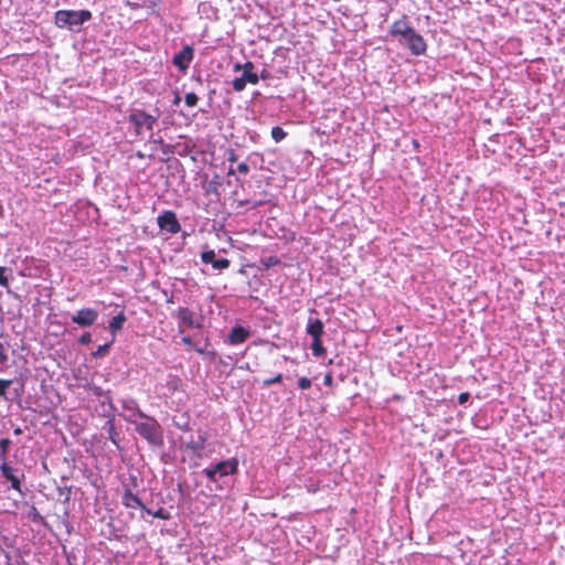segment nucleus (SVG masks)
<instances>
[{
	"instance_id": "nucleus-12",
	"label": "nucleus",
	"mask_w": 565,
	"mask_h": 565,
	"mask_svg": "<svg viewBox=\"0 0 565 565\" xmlns=\"http://www.w3.org/2000/svg\"><path fill=\"white\" fill-rule=\"evenodd\" d=\"M0 471L2 477L10 482L11 488L21 492V478L17 476V470L10 466L7 460H2V462H0Z\"/></svg>"
},
{
	"instance_id": "nucleus-43",
	"label": "nucleus",
	"mask_w": 565,
	"mask_h": 565,
	"mask_svg": "<svg viewBox=\"0 0 565 565\" xmlns=\"http://www.w3.org/2000/svg\"><path fill=\"white\" fill-rule=\"evenodd\" d=\"M258 76L259 78L266 79L269 77V73L267 70H263Z\"/></svg>"
},
{
	"instance_id": "nucleus-18",
	"label": "nucleus",
	"mask_w": 565,
	"mask_h": 565,
	"mask_svg": "<svg viewBox=\"0 0 565 565\" xmlns=\"http://www.w3.org/2000/svg\"><path fill=\"white\" fill-rule=\"evenodd\" d=\"M178 318L182 323L186 324L190 328L199 327V324L194 323V313L189 308H179Z\"/></svg>"
},
{
	"instance_id": "nucleus-29",
	"label": "nucleus",
	"mask_w": 565,
	"mask_h": 565,
	"mask_svg": "<svg viewBox=\"0 0 565 565\" xmlns=\"http://www.w3.org/2000/svg\"><path fill=\"white\" fill-rule=\"evenodd\" d=\"M12 380L0 379V397L8 399L7 390L11 386Z\"/></svg>"
},
{
	"instance_id": "nucleus-4",
	"label": "nucleus",
	"mask_w": 565,
	"mask_h": 565,
	"mask_svg": "<svg viewBox=\"0 0 565 565\" xmlns=\"http://www.w3.org/2000/svg\"><path fill=\"white\" fill-rule=\"evenodd\" d=\"M89 10H58L54 14V23L60 29H67L72 32L81 30L82 25L92 19Z\"/></svg>"
},
{
	"instance_id": "nucleus-20",
	"label": "nucleus",
	"mask_w": 565,
	"mask_h": 565,
	"mask_svg": "<svg viewBox=\"0 0 565 565\" xmlns=\"http://www.w3.org/2000/svg\"><path fill=\"white\" fill-rule=\"evenodd\" d=\"M182 386V380L175 374H168L166 380V387L169 392L174 393Z\"/></svg>"
},
{
	"instance_id": "nucleus-31",
	"label": "nucleus",
	"mask_w": 565,
	"mask_h": 565,
	"mask_svg": "<svg viewBox=\"0 0 565 565\" xmlns=\"http://www.w3.org/2000/svg\"><path fill=\"white\" fill-rule=\"evenodd\" d=\"M152 516L160 520H169L170 513L163 508H159L157 511L152 513Z\"/></svg>"
},
{
	"instance_id": "nucleus-14",
	"label": "nucleus",
	"mask_w": 565,
	"mask_h": 565,
	"mask_svg": "<svg viewBox=\"0 0 565 565\" xmlns=\"http://www.w3.org/2000/svg\"><path fill=\"white\" fill-rule=\"evenodd\" d=\"M306 331L307 333L312 338V339H316V338H321L322 334L324 333V324L323 322L316 318H309L308 319V322H307V327H306Z\"/></svg>"
},
{
	"instance_id": "nucleus-50",
	"label": "nucleus",
	"mask_w": 565,
	"mask_h": 565,
	"mask_svg": "<svg viewBox=\"0 0 565 565\" xmlns=\"http://www.w3.org/2000/svg\"><path fill=\"white\" fill-rule=\"evenodd\" d=\"M248 203H249V201H243V202H239V205L243 206V205L248 204Z\"/></svg>"
},
{
	"instance_id": "nucleus-35",
	"label": "nucleus",
	"mask_w": 565,
	"mask_h": 565,
	"mask_svg": "<svg viewBox=\"0 0 565 565\" xmlns=\"http://www.w3.org/2000/svg\"><path fill=\"white\" fill-rule=\"evenodd\" d=\"M311 380L308 377H300L298 380V387L301 390H308L311 387Z\"/></svg>"
},
{
	"instance_id": "nucleus-3",
	"label": "nucleus",
	"mask_w": 565,
	"mask_h": 565,
	"mask_svg": "<svg viewBox=\"0 0 565 565\" xmlns=\"http://www.w3.org/2000/svg\"><path fill=\"white\" fill-rule=\"evenodd\" d=\"M134 426L136 433L151 447L159 448L163 446V429L154 417L147 415V417H143Z\"/></svg>"
},
{
	"instance_id": "nucleus-45",
	"label": "nucleus",
	"mask_w": 565,
	"mask_h": 565,
	"mask_svg": "<svg viewBox=\"0 0 565 565\" xmlns=\"http://www.w3.org/2000/svg\"><path fill=\"white\" fill-rule=\"evenodd\" d=\"M149 141H150V142H161V138H159V139H158V138H154V137H153V134L151 132L150 138H149Z\"/></svg>"
},
{
	"instance_id": "nucleus-51",
	"label": "nucleus",
	"mask_w": 565,
	"mask_h": 565,
	"mask_svg": "<svg viewBox=\"0 0 565 565\" xmlns=\"http://www.w3.org/2000/svg\"><path fill=\"white\" fill-rule=\"evenodd\" d=\"M233 173H234L233 168H230V170H228V174H233Z\"/></svg>"
},
{
	"instance_id": "nucleus-5",
	"label": "nucleus",
	"mask_w": 565,
	"mask_h": 565,
	"mask_svg": "<svg viewBox=\"0 0 565 565\" xmlns=\"http://www.w3.org/2000/svg\"><path fill=\"white\" fill-rule=\"evenodd\" d=\"M128 121L134 126L136 136L141 137L143 129L153 130L158 116H152L142 109H135L129 114Z\"/></svg>"
},
{
	"instance_id": "nucleus-9",
	"label": "nucleus",
	"mask_w": 565,
	"mask_h": 565,
	"mask_svg": "<svg viewBox=\"0 0 565 565\" xmlns=\"http://www.w3.org/2000/svg\"><path fill=\"white\" fill-rule=\"evenodd\" d=\"M194 58V50L191 45H185L183 49L173 55L172 64L179 71H186Z\"/></svg>"
},
{
	"instance_id": "nucleus-32",
	"label": "nucleus",
	"mask_w": 565,
	"mask_h": 565,
	"mask_svg": "<svg viewBox=\"0 0 565 565\" xmlns=\"http://www.w3.org/2000/svg\"><path fill=\"white\" fill-rule=\"evenodd\" d=\"M234 70H235V71L243 70V72H253V70H254V64H253L252 62H249V61H248V62H246V63H245V64H243V65H242V64H239V63H237V64H235Z\"/></svg>"
},
{
	"instance_id": "nucleus-7",
	"label": "nucleus",
	"mask_w": 565,
	"mask_h": 565,
	"mask_svg": "<svg viewBox=\"0 0 565 565\" xmlns=\"http://www.w3.org/2000/svg\"><path fill=\"white\" fill-rule=\"evenodd\" d=\"M98 311L94 308L85 307L71 316V321L81 328L92 327L98 319Z\"/></svg>"
},
{
	"instance_id": "nucleus-22",
	"label": "nucleus",
	"mask_w": 565,
	"mask_h": 565,
	"mask_svg": "<svg viewBox=\"0 0 565 565\" xmlns=\"http://www.w3.org/2000/svg\"><path fill=\"white\" fill-rule=\"evenodd\" d=\"M311 351L316 358H321L326 353V348L322 344L321 338L312 339Z\"/></svg>"
},
{
	"instance_id": "nucleus-36",
	"label": "nucleus",
	"mask_w": 565,
	"mask_h": 565,
	"mask_svg": "<svg viewBox=\"0 0 565 565\" xmlns=\"http://www.w3.org/2000/svg\"><path fill=\"white\" fill-rule=\"evenodd\" d=\"M90 342H92V334H90V332H84L78 338V343L82 344V345H88Z\"/></svg>"
},
{
	"instance_id": "nucleus-34",
	"label": "nucleus",
	"mask_w": 565,
	"mask_h": 565,
	"mask_svg": "<svg viewBox=\"0 0 565 565\" xmlns=\"http://www.w3.org/2000/svg\"><path fill=\"white\" fill-rule=\"evenodd\" d=\"M92 392H93V394H94L95 396L100 397V398H104V397H106L107 395H109V394H110V391H105V390H103V388H102V387H99V386H94V387L92 388Z\"/></svg>"
},
{
	"instance_id": "nucleus-25",
	"label": "nucleus",
	"mask_w": 565,
	"mask_h": 565,
	"mask_svg": "<svg viewBox=\"0 0 565 565\" xmlns=\"http://www.w3.org/2000/svg\"><path fill=\"white\" fill-rule=\"evenodd\" d=\"M8 360H9V356H8L7 348L3 343L0 342V372H2L4 370V367L7 366Z\"/></svg>"
},
{
	"instance_id": "nucleus-24",
	"label": "nucleus",
	"mask_w": 565,
	"mask_h": 565,
	"mask_svg": "<svg viewBox=\"0 0 565 565\" xmlns=\"http://www.w3.org/2000/svg\"><path fill=\"white\" fill-rule=\"evenodd\" d=\"M10 445L11 440L9 438L0 439V462H2V460H7V454L9 451Z\"/></svg>"
},
{
	"instance_id": "nucleus-19",
	"label": "nucleus",
	"mask_w": 565,
	"mask_h": 565,
	"mask_svg": "<svg viewBox=\"0 0 565 565\" xmlns=\"http://www.w3.org/2000/svg\"><path fill=\"white\" fill-rule=\"evenodd\" d=\"M104 429L107 431L108 434V439L115 445V446H119V434L116 429V426H115V418H108L105 426H104Z\"/></svg>"
},
{
	"instance_id": "nucleus-16",
	"label": "nucleus",
	"mask_w": 565,
	"mask_h": 565,
	"mask_svg": "<svg viewBox=\"0 0 565 565\" xmlns=\"http://www.w3.org/2000/svg\"><path fill=\"white\" fill-rule=\"evenodd\" d=\"M127 321V317L124 312V310L119 311L116 316L111 318L108 324V330L113 334V338L115 339L118 331H120Z\"/></svg>"
},
{
	"instance_id": "nucleus-10",
	"label": "nucleus",
	"mask_w": 565,
	"mask_h": 565,
	"mask_svg": "<svg viewBox=\"0 0 565 565\" xmlns=\"http://www.w3.org/2000/svg\"><path fill=\"white\" fill-rule=\"evenodd\" d=\"M201 260L204 264H211L215 270L222 271L230 267V260L227 258L216 257V253L213 249H206L201 253Z\"/></svg>"
},
{
	"instance_id": "nucleus-49",
	"label": "nucleus",
	"mask_w": 565,
	"mask_h": 565,
	"mask_svg": "<svg viewBox=\"0 0 565 565\" xmlns=\"http://www.w3.org/2000/svg\"><path fill=\"white\" fill-rule=\"evenodd\" d=\"M181 98L179 96H177L173 100V104L174 105H178L180 103Z\"/></svg>"
},
{
	"instance_id": "nucleus-23",
	"label": "nucleus",
	"mask_w": 565,
	"mask_h": 565,
	"mask_svg": "<svg viewBox=\"0 0 565 565\" xmlns=\"http://www.w3.org/2000/svg\"><path fill=\"white\" fill-rule=\"evenodd\" d=\"M270 135L275 142H280L286 138L287 132L280 126H275L271 128Z\"/></svg>"
},
{
	"instance_id": "nucleus-47",
	"label": "nucleus",
	"mask_w": 565,
	"mask_h": 565,
	"mask_svg": "<svg viewBox=\"0 0 565 565\" xmlns=\"http://www.w3.org/2000/svg\"><path fill=\"white\" fill-rule=\"evenodd\" d=\"M141 509H142L147 514H149V515H152V513L154 512V511H152L151 509L147 508L146 505H145V508H141Z\"/></svg>"
},
{
	"instance_id": "nucleus-6",
	"label": "nucleus",
	"mask_w": 565,
	"mask_h": 565,
	"mask_svg": "<svg viewBox=\"0 0 565 565\" xmlns=\"http://www.w3.org/2000/svg\"><path fill=\"white\" fill-rule=\"evenodd\" d=\"M119 403L125 412L122 417L129 424L135 425L137 422L143 417H147L148 415L140 409L138 402L134 397L120 398Z\"/></svg>"
},
{
	"instance_id": "nucleus-42",
	"label": "nucleus",
	"mask_w": 565,
	"mask_h": 565,
	"mask_svg": "<svg viewBox=\"0 0 565 565\" xmlns=\"http://www.w3.org/2000/svg\"><path fill=\"white\" fill-rule=\"evenodd\" d=\"M182 342L188 345V347H192L193 345V342H192V339L189 337V335H185L182 338Z\"/></svg>"
},
{
	"instance_id": "nucleus-46",
	"label": "nucleus",
	"mask_w": 565,
	"mask_h": 565,
	"mask_svg": "<svg viewBox=\"0 0 565 565\" xmlns=\"http://www.w3.org/2000/svg\"><path fill=\"white\" fill-rule=\"evenodd\" d=\"M262 204H263V201H255V202H253L252 207L256 209V207H259Z\"/></svg>"
},
{
	"instance_id": "nucleus-11",
	"label": "nucleus",
	"mask_w": 565,
	"mask_h": 565,
	"mask_svg": "<svg viewBox=\"0 0 565 565\" xmlns=\"http://www.w3.org/2000/svg\"><path fill=\"white\" fill-rule=\"evenodd\" d=\"M249 335L250 331L247 328L236 324L231 329L224 342L230 345L242 344L249 338Z\"/></svg>"
},
{
	"instance_id": "nucleus-38",
	"label": "nucleus",
	"mask_w": 565,
	"mask_h": 565,
	"mask_svg": "<svg viewBox=\"0 0 565 565\" xmlns=\"http://www.w3.org/2000/svg\"><path fill=\"white\" fill-rule=\"evenodd\" d=\"M237 171L242 174H247L249 172V167L246 162H241L237 166Z\"/></svg>"
},
{
	"instance_id": "nucleus-13",
	"label": "nucleus",
	"mask_w": 565,
	"mask_h": 565,
	"mask_svg": "<svg viewBox=\"0 0 565 565\" xmlns=\"http://www.w3.org/2000/svg\"><path fill=\"white\" fill-rule=\"evenodd\" d=\"M205 444L206 436L204 434H199L196 439L192 437L189 441L185 443V448L191 450L195 457L201 458L202 451L205 448Z\"/></svg>"
},
{
	"instance_id": "nucleus-8",
	"label": "nucleus",
	"mask_w": 565,
	"mask_h": 565,
	"mask_svg": "<svg viewBox=\"0 0 565 565\" xmlns=\"http://www.w3.org/2000/svg\"><path fill=\"white\" fill-rule=\"evenodd\" d=\"M158 226L161 231H166L170 234H178L181 231V224L173 211H163L157 217Z\"/></svg>"
},
{
	"instance_id": "nucleus-48",
	"label": "nucleus",
	"mask_w": 565,
	"mask_h": 565,
	"mask_svg": "<svg viewBox=\"0 0 565 565\" xmlns=\"http://www.w3.org/2000/svg\"><path fill=\"white\" fill-rule=\"evenodd\" d=\"M14 434H15V435H20V434H22V429H21L20 427H17V428L14 429Z\"/></svg>"
},
{
	"instance_id": "nucleus-2",
	"label": "nucleus",
	"mask_w": 565,
	"mask_h": 565,
	"mask_svg": "<svg viewBox=\"0 0 565 565\" xmlns=\"http://www.w3.org/2000/svg\"><path fill=\"white\" fill-rule=\"evenodd\" d=\"M239 461L236 457L213 462L202 470V475L210 483L214 484L211 490L223 491L230 487L228 477L237 475Z\"/></svg>"
},
{
	"instance_id": "nucleus-1",
	"label": "nucleus",
	"mask_w": 565,
	"mask_h": 565,
	"mask_svg": "<svg viewBox=\"0 0 565 565\" xmlns=\"http://www.w3.org/2000/svg\"><path fill=\"white\" fill-rule=\"evenodd\" d=\"M390 35L397 38L398 42L415 56L424 55L427 51L425 39L415 31L405 15L391 25Z\"/></svg>"
},
{
	"instance_id": "nucleus-17",
	"label": "nucleus",
	"mask_w": 565,
	"mask_h": 565,
	"mask_svg": "<svg viewBox=\"0 0 565 565\" xmlns=\"http://www.w3.org/2000/svg\"><path fill=\"white\" fill-rule=\"evenodd\" d=\"M99 404L103 409V412H102L103 416H105L107 418H115L116 407L113 403L110 394L107 395L106 397L102 398Z\"/></svg>"
},
{
	"instance_id": "nucleus-15",
	"label": "nucleus",
	"mask_w": 565,
	"mask_h": 565,
	"mask_svg": "<svg viewBox=\"0 0 565 565\" xmlns=\"http://www.w3.org/2000/svg\"><path fill=\"white\" fill-rule=\"evenodd\" d=\"M121 501L122 504L128 509L145 508V504L141 501V499L137 494H135L130 489L125 490Z\"/></svg>"
},
{
	"instance_id": "nucleus-44",
	"label": "nucleus",
	"mask_w": 565,
	"mask_h": 565,
	"mask_svg": "<svg viewBox=\"0 0 565 565\" xmlns=\"http://www.w3.org/2000/svg\"><path fill=\"white\" fill-rule=\"evenodd\" d=\"M194 350H195V352H198L199 354H204V352H205V349H204V348H202V347H199V345H195V347H194Z\"/></svg>"
},
{
	"instance_id": "nucleus-33",
	"label": "nucleus",
	"mask_w": 565,
	"mask_h": 565,
	"mask_svg": "<svg viewBox=\"0 0 565 565\" xmlns=\"http://www.w3.org/2000/svg\"><path fill=\"white\" fill-rule=\"evenodd\" d=\"M281 381H282V375L281 374H277L274 377L264 380L263 384H264V386H270V385H274V384H279V383H281Z\"/></svg>"
},
{
	"instance_id": "nucleus-21",
	"label": "nucleus",
	"mask_w": 565,
	"mask_h": 565,
	"mask_svg": "<svg viewBox=\"0 0 565 565\" xmlns=\"http://www.w3.org/2000/svg\"><path fill=\"white\" fill-rule=\"evenodd\" d=\"M114 341V338H111L109 342L98 345L97 349L92 352V356L98 359L107 355Z\"/></svg>"
},
{
	"instance_id": "nucleus-28",
	"label": "nucleus",
	"mask_w": 565,
	"mask_h": 565,
	"mask_svg": "<svg viewBox=\"0 0 565 565\" xmlns=\"http://www.w3.org/2000/svg\"><path fill=\"white\" fill-rule=\"evenodd\" d=\"M198 102H199V97L195 93L191 92V93L185 94L184 103L186 106L194 107V106H196Z\"/></svg>"
},
{
	"instance_id": "nucleus-37",
	"label": "nucleus",
	"mask_w": 565,
	"mask_h": 565,
	"mask_svg": "<svg viewBox=\"0 0 565 565\" xmlns=\"http://www.w3.org/2000/svg\"><path fill=\"white\" fill-rule=\"evenodd\" d=\"M470 399V393L469 392H462L458 396V403L460 405H465Z\"/></svg>"
},
{
	"instance_id": "nucleus-41",
	"label": "nucleus",
	"mask_w": 565,
	"mask_h": 565,
	"mask_svg": "<svg viewBox=\"0 0 565 565\" xmlns=\"http://www.w3.org/2000/svg\"><path fill=\"white\" fill-rule=\"evenodd\" d=\"M227 160H228L230 162H235V161H237V156H236V153H235L233 150H231V151H230L228 157H227Z\"/></svg>"
},
{
	"instance_id": "nucleus-27",
	"label": "nucleus",
	"mask_w": 565,
	"mask_h": 565,
	"mask_svg": "<svg viewBox=\"0 0 565 565\" xmlns=\"http://www.w3.org/2000/svg\"><path fill=\"white\" fill-rule=\"evenodd\" d=\"M232 86L235 92H243L246 87V82L243 76H239L233 79Z\"/></svg>"
},
{
	"instance_id": "nucleus-30",
	"label": "nucleus",
	"mask_w": 565,
	"mask_h": 565,
	"mask_svg": "<svg viewBox=\"0 0 565 565\" xmlns=\"http://www.w3.org/2000/svg\"><path fill=\"white\" fill-rule=\"evenodd\" d=\"M8 271H11L9 268L7 267H2L0 266V285L2 287H9V278H8Z\"/></svg>"
},
{
	"instance_id": "nucleus-39",
	"label": "nucleus",
	"mask_w": 565,
	"mask_h": 565,
	"mask_svg": "<svg viewBox=\"0 0 565 565\" xmlns=\"http://www.w3.org/2000/svg\"><path fill=\"white\" fill-rule=\"evenodd\" d=\"M277 264H279V259L276 256H270L265 262L266 267L276 266Z\"/></svg>"
},
{
	"instance_id": "nucleus-26",
	"label": "nucleus",
	"mask_w": 565,
	"mask_h": 565,
	"mask_svg": "<svg viewBox=\"0 0 565 565\" xmlns=\"http://www.w3.org/2000/svg\"><path fill=\"white\" fill-rule=\"evenodd\" d=\"M242 76L244 77L246 84L249 83L252 85H257L259 82V76L254 72H243Z\"/></svg>"
},
{
	"instance_id": "nucleus-40",
	"label": "nucleus",
	"mask_w": 565,
	"mask_h": 565,
	"mask_svg": "<svg viewBox=\"0 0 565 565\" xmlns=\"http://www.w3.org/2000/svg\"><path fill=\"white\" fill-rule=\"evenodd\" d=\"M332 383H333V377H332L331 373L326 374L323 377V384L327 386H331Z\"/></svg>"
}]
</instances>
